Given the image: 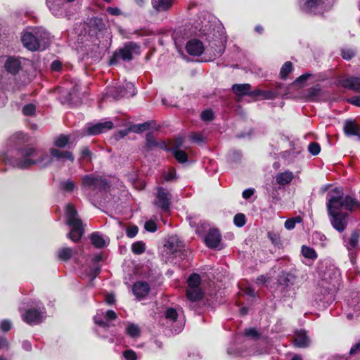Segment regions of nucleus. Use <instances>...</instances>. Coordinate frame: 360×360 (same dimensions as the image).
<instances>
[{
	"label": "nucleus",
	"mask_w": 360,
	"mask_h": 360,
	"mask_svg": "<svg viewBox=\"0 0 360 360\" xmlns=\"http://www.w3.org/2000/svg\"><path fill=\"white\" fill-rule=\"evenodd\" d=\"M18 310L22 320L30 326L40 324L46 318L45 306L37 299H24L20 303Z\"/></svg>",
	"instance_id": "nucleus-1"
},
{
	"label": "nucleus",
	"mask_w": 360,
	"mask_h": 360,
	"mask_svg": "<svg viewBox=\"0 0 360 360\" xmlns=\"http://www.w3.org/2000/svg\"><path fill=\"white\" fill-rule=\"evenodd\" d=\"M37 155V149L25 146L6 153L2 160L13 167L24 169L34 165V157Z\"/></svg>",
	"instance_id": "nucleus-2"
},
{
	"label": "nucleus",
	"mask_w": 360,
	"mask_h": 360,
	"mask_svg": "<svg viewBox=\"0 0 360 360\" xmlns=\"http://www.w3.org/2000/svg\"><path fill=\"white\" fill-rule=\"evenodd\" d=\"M215 18L207 11H200L195 17L192 18L190 22L191 27L187 25L184 31L188 37L197 35L199 37H210L214 30V23Z\"/></svg>",
	"instance_id": "nucleus-3"
},
{
	"label": "nucleus",
	"mask_w": 360,
	"mask_h": 360,
	"mask_svg": "<svg viewBox=\"0 0 360 360\" xmlns=\"http://www.w3.org/2000/svg\"><path fill=\"white\" fill-rule=\"evenodd\" d=\"M21 40L23 46L28 50H44L49 44L50 34L44 28L35 27L31 31L25 32Z\"/></svg>",
	"instance_id": "nucleus-4"
},
{
	"label": "nucleus",
	"mask_w": 360,
	"mask_h": 360,
	"mask_svg": "<svg viewBox=\"0 0 360 360\" xmlns=\"http://www.w3.org/2000/svg\"><path fill=\"white\" fill-rule=\"evenodd\" d=\"M81 188L87 196L96 198V195H101L103 193L106 192L109 185L105 179L90 174L82 176Z\"/></svg>",
	"instance_id": "nucleus-5"
},
{
	"label": "nucleus",
	"mask_w": 360,
	"mask_h": 360,
	"mask_svg": "<svg viewBox=\"0 0 360 360\" xmlns=\"http://www.w3.org/2000/svg\"><path fill=\"white\" fill-rule=\"evenodd\" d=\"M67 224L70 226V231L68 234V238L74 242H77L82 238L84 233L82 222L77 217V212L70 204L66 205L65 209Z\"/></svg>",
	"instance_id": "nucleus-6"
},
{
	"label": "nucleus",
	"mask_w": 360,
	"mask_h": 360,
	"mask_svg": "<svg viewBox=\"0 0 360 360\" xmlns=\"http://www.w3.org/2000/svg\"><path fill=\"white\" fill-rule=\"evenodd\" d=\"M140 53L141 47L137 43L134 41L127 42L114 53L110 59V64L115 65L120 60L131 61L134 55H139Z\"/></svg>",
	"instance_id": "nucleus-7"
},
{
	"label": "nucleus",
	"mask_w": 360,
	"mask_h": 360,
	"mask_svg": "<svg viewBox=\"0 0 360 360\" xmlns=\"http://www.w3.org/2000/svg\"><path fill=\"white\" fill-rule=\"evenodd\" d=\"M6 71L12 75L17 74L20 70L25 72L30 76V73L35 70L32 61L23 58L10 56L4 63Z\"/></svg>",
	"instance_id": "nucleus-8"
},
{
	"label": "nucleus",
	"mask_w": 360,
	"mask_h": 360,
	"mask_svg": "<svg viewBox=\"0 0 360 360\" xmlns=\"http://www.w3.org/2000/svg\"><path fill=\"white\" fill-rule=\"evenodd\" d=\"M334 0H304L300 4V8L305 13L321 14L331 8Z\"/></svg>",
	"instance_id": "nucleus-9"
},
{
	"label": "nucleus",
	"mask_w": 360,
	"mask_h": 360,
	"mask_svg": "<svg viewBox=\"0 0 360 360\" xmlns=\"http://www.w3.org/2000/svg\"><path fill=\"white\" fill-rule=\"evenodd\" d=\"M343 191L341 188H335L327 194L328 214L341 212L340 209L344 208L342 200Z\"/></svg>",
	"instance_id": "nucleus-10"
},
{
	"label": "nucleus",
	"mask_w": 360,
	"mask_h": 360,
	"mask_svg": "<svg viewBox=\"0 0 360 360\" xmlns=\"http://www.w3.org/2000/svg\"><path fill=\"white\" fill-rule=\"evenodd\" d=\"M165 317L167 320V323L172 328V330L175 333H179L181 331L184 326L182 311L179 313L174 308H167L165 311Z\"/></svg>",
	"instance_id": "nucleus-11"
},
{
	"label": "nucleus",
	"mask_w": 360,
	"mask_h": 360,
	"mask_svg": "<svg viewBox=\"0 0 360 360\" xmlns=\"http://www.w3.org/2000/svg\"><path fill=\"white\" fill-rule=\"evenodd\" d=\"M184 243L177 236H169L164 245L165 251L167 254L174 257L179 256L181 258L184 255Z\"/></svg>",
	"instance_id": "nucleus-12"
},
{
	"label": "nucleus",
	"mask_w": 360,
	"mask_h": 360,
	"mask_svg": "<svg viewBox=\"0 0 360 360\" xmlns=\"http://www.w3.org/2000/svg\"><path fill=\"white\" fill-rule=\"evenodd\" d=\"M108 94L115 99H118L124 96H133L136 94V91L134 84L127 82L124 86L116 85L109 88Z\"/></svg>",
	"instance_id": "nucleus-13"
},
{
	"label": "nucleus",
	"mask_w": 360,
	"mask_h": 360,
	"mask_svg": "<svg viewBox=\"0 0 360 360\" xmlns=\"http://www.w3.org/2000/svg\"><path fill=\"white\" fill-rule=\"evenodd\" d=\"M171 194L162 187H158L155 205L163 211H167L170 207Z\"/></svg>",
	"instance_id": "nucleus-14"
},
{
	"label": "nucleus",
	"mask_w": 360,
	"mask_h": 360,
	"mask_svg": "<svg viewBox=\"0 0 360 360\" xmlns=\"http://www.w3.org/2000/svg\"><path fill=\"white\" fill-rule=\"evenodd\" d=\"M112 127L113 123L111 121L98 122L94 124H89L84 129L83 135H98L99 134L105 132L109 129H111Z\"/></svg>",
	"instance_id": "nucleus-15"
},
{
	"label": "nucleus",
	"mask_w": 360,
	"mask_h": 360,
	"mask_svg": "<svg viewBox=\"0 0 360 360\" xmlns=\"http://www.w3.org/2000/svg\"><path fill=\"white\" fill-rule=\"evenodd\" d=\"M116 318L117 314L113 310H108L106 311L98 310L94 316V320L95 323L99 326L108 328L109 327L108 322L115 320Z\"/></svg>",
	"instance_id": "nucleus-16"
},
{
	"label": "nucleus",
	"mask_w": 360,
	"mask_h": 360,
	"mask_svg": "<svg viewBox=\"0 0 360 360\" xmlns=\"http://www.w3.org/2000/svg\"><path fill=\"white\" fill-rule=\"evenodd\" d=\"M333 227L339 232H342L347 226V214L345 212H333L328 214Z\"/></svg>",
	"instance_id": "nucleus-17"
},
{
	"label": "nucleus",
	"mask_w": 360,
	"mask_h": 360,
	"mask_svg": "<svg viewBox=\"0 0 360 360\" xmlns=\"http://www.w3.org/2000/svg\"><path fill=\"white\" fill-rule=\"evenodd\" d=\"M338 83L341 86L354 91H360V77H341L338 79Z\"/></svg>",
	"instance_id": "nucleus-18"
},
{
	"label": "nucleus",
	"mask_w": 360,
	"mask_h": 360,
	"mask_svg": "<svg viewBox=\"0 0 360 360\" xmlns=\"http://www.w3.org/2000/svg\"><path fill=\"white\" fill-rule=\"evenodd\" d=\"M221 236L217 229H210L204 238L206 245L210 248H216L219 246Z\"/></svg>",
	"instance_id": "nucleus-19"
},
{
	"label": "nucleus",
	"mask_w": 360,
	"mask_h": 360,
	"mask_svg": "<svg viewBox=\"0 0 360 360\" xmlns=\"http://www.w3.org/2000/svg\"><path fill=\"white\" fill-rule=\"evenodd\" d=\"M186 49L189 55L199 56L204 52L205 46L200 40L193 39L186 43Z\"/></svg>",
	"instance_id": "nucleus-20"
},
{
	"label": "nucleus",
	"mask_w": 360,
	"mask_h": 360,
	"mask_svg": "<svg viewBox=\"0 0 360 360\" xmlns=\"http://www.w3.org/2000/svg\"><path fill=\"white\" fill-rule=\"evenodd\" d=\"M37 157H34V165L44 168L52 164L53 160L50 152L37 150Z\"/></svg>",
	"instance_id": "nucleus-21"
},
{
	"label": "nucleus",
	"mask_w": 360,
	"mask_h": 360,
	"mask_svg": "<svg viewBox=\"0 0 360 360\" xmlns=\"http://www.w3.org/2000/svg\"><path fill=\"white\" fill-rule=\"evenodd\" d=\"M50 153L53 157V160L65 162L68 160L70 162H73L75 160V157L73 154L70 151H63L59 149L51 148L50 149Z\"/></svg>",
	"instance_id": "nucleus-22"
},
{
	"label": "nucleus",
	"mask_w": 360,
	"mask_h": 360,
	"mask_svg": "<svg viewBox=\"0 0 360 360\" xmlns=\"http://www.w3.org/2000/svg\"><path fill=\"white\" fill-rule=\"evenodd\" d=\"M344 132L348 136H356L360 141V126L353 120H347L344 123Z\"/></svg>",
	"instance_id": "nucleus-23"
},
{
	"label": "nucleus",
	"mask_w": 360,
	"mask_h": 360,
	"mask_svg": "<svg viewBox=\"0 0 360 360\" xmlns=\"http://www.w3.org/2000/svg\"><path fill=\"white\" fill-rule=\"evenodd\" d=\"M46 5L54 16L58 18L63 16L65 9L62 0H46Z\"/></svg>",
	"instance_id": "nucleus-24"
},
{
	"label": "nucleus",
	"mask_w": 360,
	"mask_h": 360,
	"mask_svg": "<svg viewBox=\"0 0 360 360\" xmlns=\"http://www.w3.org/2000/svg\"><path fill=\"white\" fill-rule=\"evenodd\" d=\"M132 290L134 295L138 299H141L148 294L150 286L146 282L138 281L134 284Z\"/></svg>",
	"instance_id": "nucleus-25"
},
{
	"label": "nucleus",
	"mask_w": 360,
	"mask_h": 360,
	"mask_svg": "<svg viewBox=\"0 0 360 360\" xmlns=\"http://www.w3.org/2000/svg\"><path fill=\"white\" fill-rule=\"evenodd\" d=\"M174 4V0H151V4L155 11L158 13L169 11Z\"/></svg>",
	"instance_id": "nucleus-26"
},
{
	"label": "nucleus",
	"mask_w": 360,
	"mask_h": 360,
	"mask_svg": "<svg viewBox=\"0 0 360 360\" xmlns=\"http://www.w3.org/2000/svg\"><path fill=\"white\" fill-rule=\"evenodd\" d=\"M103 259V257L101 255L98 254L95 255L93 259V265L90 266L89 272L87 275L91 277V283L90 285H93L94 279L99 274L101 271V266L98 264Z\"/></svg>",
	"instance_id": "nucleus-27"
},
{
	"label": "nucleus",
	"mask_w": 360,
	"mask_h": 360,
	"mask_svg": "<svg viewBox=\"0 0 360 360\" xmlns=\"http://www.w3.org/2000/svg\"><path fill=\"white\" fill-rule=\"evenodd\" d=\"M91 243L97 248H103L108 245L110 239L98 232H94L90 236Z\"/></svg>",
	"instance_id": "nucleus-28"
},
{
	"label": "nucleus",
	"mask_w": 360,
	"mask_h": 360,
	"mask_svg": "<svg viewBox=\"0 0 360 360\" xmlns=\"http://www.w3.org/2000/svg\"><path fill=\"white\" fill-rule=\"evenodd\" d=\"M294 177V174L292 172L285 170L283 172H278L276 174L275 176V179L278 185L284 186L289 184L292 181Z\"/></svg>",
	"instance_id": "nucleus-29"
},
{
	"label": "nucleus",
	"mask_w": 360,
	"mask_h": 360,
	"mask_svg": "<svg viewBox=\"0 0 360 360\" xmlns=\"http://www.w3.org/2000/svg\"><path fill=\"white\" fill-rule=\"evenodd\" d=\"M295 345L298 347H307L310 344V339L305 330H300L295 333Z\"/></svg>",
	"instance_id": "nucleus-30"
},
{
	"label": "nucleus",
	"mask_w": 360,
	"mask_h": 360,
	"mask_svg": "<svg viewBox=\"0 0 360 360\" xmlns=\"http://www.w3.org/2000/svg\"><path fill=\"white\" fill-rule=\"evenodd\" d=\"M177 141L178 143L175 147H173V148L172 149V152L177 161H179L181 163H184L188 160L187 154L185 151L179 149V148L182 144L183 141L181 139H179L177 140Z\"/></svg>",
	"instance_id": "nucleus-31"
},
{
	"label": "nucleus",
	"mask_w": 360,
	"mask_h": 360,
	"mask_svg": "<svg viewBox=\"0 0 360 360\" xmlns=\"http://www.w3.org/2000/svg\"><path fill=\"white\" fill-rule=\"evenodd\" d=\"M146 146L148 149L151 150L158 147L162 149H166V145L164 142L157 141L152 133H148L146 137Z\"/></svg>",
	"instance_id": "nucleus-32"
},
{
	"label": "nucleus",
	"mask_w": 360,
	"mask_h": 360,
	"mask_svg": "<svg viewBox=\"0 0 360 360\" xmlns=\"http://www.w3.org/2000/svg\"><path fill=\"white\" fill-rule=\"evenodd\" d=\"M232 91L238 96L249 95L251 86L249 84H236L232 86Z\"/></svg>",
	"instance_id": "nucleus-33"
},
{
	"label": "nucleus",
	"mask_w": 360,
	"mask_h": 360,
	"mask_svg": "<svg viewBox=\"0 0 360 360\" xmlns=\"http://www.w3.org/2000/svg\"><path fill=\"white\" fill-rule=\"evenodd\" d=\"M186 297L190 302H195L202 298V292L200 288H188Z\"/></svg>",
	"instance_id": "nucleus-34"
},
{
	"label": "nucleus",
	"mask_w": 360,
	"mask_h": 360,
	"mask_svg": "<svg viewBox=\"0 0 360 360\" xmlns=\"http://www.w3.org/2000/svg\"><path fill=\"white\" fill-rule=\"evenodd\" d=\"M125 333L131 338H137L141 335V329L139 326L134 323H128L125 328Z\"/></svg>",
	"instance_id": "nucleus-35"
},
{
	"label": "nucleus",
	"mask_w": 360,
	"mask_h": 360,
	"mask_svg": "<svg viewBox=\"0 0 360 360\" xmlns=\"http://www.w3.org/2000/svg\"><path fill=\"white\" fill-rule=\"evenodd\" d=\"M74 253H77L76 249L62 248L58 250L57 255L59 259L67 261L72 257Z\"/></svg>",
	"instance_id": "nucleus-36"
},
{
	"label": "nucleus",
	"mask_w": 360,
	"mask_h": 360,
	"mask_svg": "<svg viewBox=\"0 0 360 360\" xmlns=\"http://www.w3.org/2000/svg\"><path fill=\"white\" fill-rule=\"evenodd\" d=\"M359 234L356 232H353L349 238H345L344 243L347 249L352 250L356 248L359 243Z\"/></svg>",
	"instance_id": "nucleus-37"
},
{
	"label": "nucleus",
	"mask_w": 360,
	"mask_h": 360,
	"mask_svg": "<svg viewBox=\"0 0 360 360\" xmlns=\"http://www.w3.org/2000/svg\"><path fill=\"white\" fill-rule=\"evenodd\" d=\"M342 200L344 208L347 210L351 211L359 205L356 199L350 195H342Z\"/></svg>",
	"instance_id": "nucleus-38"
},
{
	"label": "nucleus",
	"mask_w": 360,
	"mask_h": 360,
	"mask_svg": "<svg viewBox=\"0 0 360 360\" xmlns=\"http://www.w3.org/2000/svg\"><path fill=\"white\" fill-rule=\"evenodd\" d=\"M301 253L304 258L309 259L312 261L315 260L317 258V254L314 249L306 245L302 246Z\"/></svg>",
	"instance_id": "nucleus-39"
},
{
	"label": "nucleus",
	"mask_w": 360,
	"mask_h": 360,
	"mask_svg": "<svg viewBox=\"0 0 360 360\" xmlns=\"http://www.w3.org/2000/svg\"><path fill=\"white\" fill-rule=\"evenodd\" d=\"M89 25L91 28L101 31L105 29V24L102 18L98 17H94L89 20Z\"/></svg>",
	"instance_id": "nucleus-40"
},
{
	"label": "nucleus",
	"mask_w": 360,
	"mask_h": 360,
	"mask_svg": "<svg viewBox=\"0 0 360 360\" xmlns=\"http://www.w3.org/2000/svg\"><path fill=\"white\" fill-rule=\"evenodd\" d=\"M295 276L289 273L283 272L278 278V282L281 285L288 286L290 284H293L295 281Z\"/></svg>",
	"instance_id": "nucleus-41"
},
{
	"label": "nucleus",
	"mask_w": 360,
	"mask_h": 360,
	"mask_svg": "<svg viewBox=\"0 0 360 360\" xmlns=\"http://www.w3.org/2000/svg\"><path fill=\"white\" fill-rule=\"evenodd\" d=\"M320 93H321L320 86L316 85V86H312L307 90L306 96L309 100L314 101L320 95Z\"/></svg>",
	"instance_id": "nucleus-42"
},
{
	"label": "nucleus",
	"mask_w": 360,
	"mask_h": 360,
	"mask_svg": "<svg viewBox=\"0 0 360 360\" xmlns=\"http://www.w3.org/2000/svg\"><path fill=\"white\" fill-rule=\"evenodd\" d=\"M200 281L201 278L200 275L193 274L188 278V288H200Z\"/></svg>",
	"instance_id": "nucleus-43"
},
{
	"label": "nucleus",
	"mask_w": 360,
	"mask_h": 360,
	"mask_svg": "<svg viewBox=\"0 0 360 360\" xmlns=\"http://www.w3.org/2000/svg\"><path fill=\"white\" fill-rule=\"evenodd\" d=\"M60 188L66 192H72L76 188V184L71 179L63 180L60 184Z\"/></svg>",
	"instance_id": "nucleus-44"
},
{
	"label": "nucleus",
	"mask_w": 360,
	"mask_h": 360,
	"mask_svg": "<svg viewBox=\"0 0 360 360\" xmlns=\"http://www.w3.org/2000/svg\"><path fill=\"white\" fill-rule=\"evenodd\" d=\"M292 70V64L290 61L285 62L281 67L280 70V77L285 79L287 78L288 75Z\"/></svg>",
	"instance_id": "nucleus-45"
},
{
	"label": "nucleus",
	"mask_w": 360,
	"mask_h": 360,
	"mask_svg": "<svg viewBox=\"0 0 360 360\" xmlns=\"http://www.w3.org/2000/svg\"><path fill=\"white\" fill-rule=\"evenodd\" d=\"M69 140L70 139L68 136L60 134V136L55 139L54 145L56 147L63 148L68 145V143H69Z\"/></svg>",
	"instance_id": "nucleus-46"
},
{
	"label": "nucleus",
	"mask_w": 360,
	"mask_h": 360,
	"mask_svg": "<svg viewBox=\"0 0 360 360\" xmlns=\"http://www.w3.org/2000/svg\"><path fill=\"white\" fill-rule=\"evenodd\" d=\"M349 306L352 308L354 312L349 311L347 314V317L348 319H353L354 318L358 317L360 315V304L358 303L357 304L352 305V303L349 304Z\"/></svg>",
	"instance_id": "nucleus-47"
},
{
	"label": "nucleus",
	"mask_w": 360,
	"mask_h": 360,
	"mask_svg": "<svg viewBox=\"0 0 360 360\" xmlns=\"http://www.w3.org/2000/svg\"><path fill=\"white\" fill-rule=\"evenodd\" d=\"M146 250L145 244L141 241H138L131 245V250L134 254L140 255L144 252Z\"/></svg>",
	"instance_id": "nucleus-48"
},
{
	"label": "nucleus",
	"mask_w": 360,
	"mask_h": 360,
	"mask_svg": "<svg viewBox=\"0 0 360 360\" xmlns=\"http://www.w3.org/2000/svg\"><path fill=\"white\" fill-rule=\"evenodd\" d=\"M301 221V218L300 217H297L295 218H291L287 219L285 221L284 226L288 230H292L295 228L297 223H300Z\"/></svg>",
	"instance_id": "nucleus-49"
},
{
	"label": "nucleus",
	"mask_w": 360,
	"mask_h": 360,
	"mask_svg": "<svg viewBox=\"0 0 360 360\" xmlns=\"http://www.w3.org/2000/svg\"><path fill=\"white\" fill-rule=\"evenodd\" d=\"M176 179V171L174 168H169L163 174V179L165 181H171Z\"/></svg>",
	"instance_id": "nucleus-50"
},
{
	"label": "nucleus",
	"mask_w": 360,
	"mask_h": 360,
	"mask_svg": "<svg viewBox=\"0 0 360 360\" xmlns=\"http://www.w3.org/2000/svg\"><path fill=\"white\" fill-rule=\"evenodd\" d=\"M233 222L238 227H242L245 224V217L242 213L236 214L233 218Z\"/></svg>",
	"instance_id": "nucleus-51"
},
{
	"label": "nucleus",
	"mask_w": 360,
	"mask_h": 360,
	"mask_svg": "<svg viewBox=\"0 0 360 360\" xmlns=\"http://www.w3.org/2000/svg\"><path fill=\"white\" fill-rule=\"evenodd\" d=\"M13 327V323L9 319H3L0 322V330L2 332H8Z\"/></svg>",
	"instance_id": "nucleus-52"
},
{
	"label": "nucleus",
	"mask_w": 360,
	"mask_h": 360,
	"mask_svg": "<svg viewBox=\"0 0 360 360\" xmlns=\"http://www.w3.org/2000/svg\"><path fill=\"white\" fill-rule=\"evenodd\" d=\"M35 111H36V106L32 103L27 104L22 108V113L25 115H28V116L33 115H34Z\"/></svg>",
	"instance_id": "nucleus-53"
},
{
	"label": "nucleus",
	"mask_w": 360,
	"mask_h": 360,
	"mask_svg": "<svg viewBox=\"0 0 360 360\" xmlns=\"http://www.w3.org/2000/svg\"><path fill=\"white\" fill-rule=\"evenodd\" d=\"M244 335L252 339H257L259 337V334L254 328H246L244 331Z\"/></svg>",
	"instance_id": "nucleus-54"
},
{
	"label": "nucleus",
	"mask_w": 360,
	"mask_h": 360,
	"mask_svg": "<svg viewBox=\"0 0 360 360\" xmlns=\"http://www.w3.org/2000/svg\"><path fill=\"white\" fill-rule=\"evenodd\" d=\"M92 153L88 147H84L80 152V160L89 161L91 159Z\"/></svg>",
	"instance_id": "nucleus-55"
},
{
	"label": "nucleus",
	"mask_w": 360,
	"mask_h": 360,
	"mask_svg": "<svg viewBox=\"0 0 360 360\" xmlns=\"http://www.w3.org/2000/svg\"><path fill=\"white\" fill-rule=\"evenodd\" d=\"M308 150L312 155H317L321 151L319 143L313 142L308 146Z\"/></svg>",
	"instance_id": "nucleus-56"
},
{
	"label": "nucleus",
	"mask_w": 360,
	"mask_h": 360,
	"mask_svg": "<svg viewBox=\"0 0 360 360\" xmlns=\"http://www.w3.org/2000/svg\"><path fill=\"white\" fill-rule=\"evenodd\" d=\"M200 117L203 121H211L214 118V113L212 110L207 109L201 112Z\"/></svg>",
	"instance_id": "nucleus-57"
},
{
	"label": "nucleus",
	"mask_w": 360,
	"mask_h": 360,
	"mask_svg": "<svg viewBox=\"0 0 360 360\" xmlns=\"http://www.w3.org/2000/svg\"><path fill=\"white\" fill-rule=\"evenodd\" d=\"M341 52L342 58L345 60H350L355 55L354 51L351 49H343Z\"/></svg>",
	"instance_id": "nucleus-58"
},
{
	"label": "nucleus",
	"mask_w": 360,
	"mask_h": 360,
	"mask_svg": "<svg viewBox=\"0 0 360 360\" xmlns=\"http://www.w3.org/2000/svg\"><path fill=\"white\" fill-rule=\"evenodd\" d=\"M191 140L195 142V143H201L202 142H204V140H205V136L204 135L200 133V132H198V133H193L191 135Z\"/></svg>",
	"instance_id": "nucleus-59"
},
{
	"label": "nucleus",
	"mask_w": 360,
	"mask_h": 360,
	"mask_svg": "<svg viewBox=\"0 0 360 360\" xmlns=\"http://www.w3.org/2000/svg\"><path fill=\"white\" fill-rule=\"evenodd\" d=\"M123 356L126 360H136L137 359L136 352L131 349L124 352Z\"/></svg>",
	"instance_id": "nucleus-60"
},
{
	"label": "nucleus",
	"mask_w": 360,
	"mask_h": 360,
	"mask_svg": "<svg viewBox=\"0 0 360 360\" xmlns=\"http://www.w3.org/2000/svg\"><path fill=\"white\" fill-rule=\"evenodd\" d=\"M276 97V93L272 91H262L261 98L264 99H274Z\"/></svg>",
	"instance_id": "nucleus-61"
},
{
	"label": "nucleus",
	"mask_w": 360,
	"mask_h": 360,
	"mask_svg": "<svg viewBox=\"0 0 360 360\" xmlns=\"http://www.w3.org/2000/svg\"><path fill=\"white\" fill-rule=\"evenodd\" d=\"M145 229L150 232H155L157 230V226L153 221H148L145 224Z\"/></svg>",
	"instance_id": "nucleus-62"
},
{
	"label": "nucleus",
	"mask_w": 360,
	"mask_h": 360,
	"mask_svg": "<svg viewBox=\"0 0 360 360\" xmlns=\"http://www.w3.org/2000/svg\"><path fill=\"white\" fill-rule=\"evenodd\" d=\"M106 11L112 15L118 16L122 15L121 10L117 7H108Z\"/></svg>",
	"instance_id": "nucleus-63"
},
{
	"label": "nucleus",
	"mask_w": 360,
	"mask_h": 360,
	"mask_svg": "<svg viewBox=\"0 0 360 360\" xmlns=\"http://www.w3.org/2000/svg\"><path fill=\"white\" fill-rule=\"evenodd\" d=\"M359 352H360V340L351 347L349 354L350 355H354Z\"/></svg>",
	"instance_id": "nucleus-64"
}]
</instances>
